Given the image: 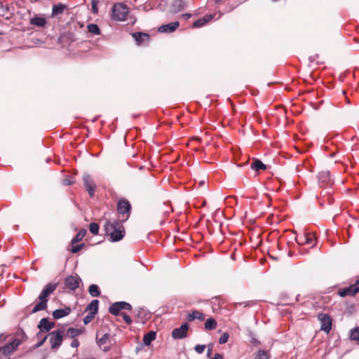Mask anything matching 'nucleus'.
I'll list each match as a JSON object with an SVG mask.
<instances>
[{
  "label": "nucleus",
  "mask_w": 359,
  "mask_h": 359,
  "mask_svg": "<svg viewBox=\"0 0 359 359\" xmlns=\"http://www.w3.org/2000/svg\"><path fill=\"white\" fill-rule=\"evenodd\" d=\"M250 167L252 170L258 172L261 170L266 169V165H264L260 160L256 159L250 165Z\"/></svg>",
  "instance_id": "nucleus-26"
},
{
  "label": "nucleus",
  "mask_w": 359,
  "mask_h": 359,
  "mask_svg": "<svg viewBox=\"0 0 359 359\" xmlns=\"http://www.w3.org/2000/svg\"><path fill=\"white\" fill-rule=\"evenodd\" d=\"M99 229V225L97 223L93 222L90 223L89 225V230L90 233H93V235L98 234Z\"/></svg>",
  "instance_id": "nucleus-35"
},
{
  "label": "nucleus",
  "mask_w": 359,
  "mask_h": 359,
  "mask_svg": "<svg viewBox=\"0 0 359 359\" xmlns=\"http://www.w3.org/2000/svg\"><path fill=\"white\" fill-rule=\"evenodd\" d=\"M2 336H0V339ZM20 341L18 339H14L12 341L8 343V344L2 346L0 348V352L2 353L4 355H8L9 354L12 353L20 345Z\"/></svg>",
  "instance_id": "nucleus-12"
},
{
  "label": "nucleus",
  "mask_w": 359,
  "mask_h": 359,
  "mask_svg": "<svg viewBox=\"0 0 359 359\" xmlns=\"http://www.w3.org/2000/svg\"><path fill=\"white\" fill-rule=\"evenodd\" d=\"M212 352V346H208V351H207V355L208 357H210Z\"/></svg>",
  "instance_id": "nucleus-44"
},
{
  "label": "nucleus",
  "mask_w": 359,
  "mask_h": 359,
  "mask_svg": "<svg viewBox=\"0 0 359 359\" xmlns=\"http://www.w3.org/2000/svg\"><path fill=\"white\" fill-rule=\"evenodd\" d=\"M124 222L120 220L106 219L104 225L106 235L109 236L111 242H118L125 236V229L123 225Z\"/></svg>",
  "instance_id": "nucleus-1"
},
{
  "label": "nucleus",
  "mask_w": 359,
  "mask_h": 359,
  "mask_svg": "<svg viewBox=\"0 0 359 359\" xmlns=\"http://www.w3.org/2000/svg\"><path fill=\"white\" fill-rule=\"evenodd\" d=\"M84 187L89 195L93 197L95 194V184L90 175H85L83 177Z\"/></svg>",
  "instance_id": "nucleus-14"
},
{
  "label": "nucleus",
  "mask_w": 359,
  "mask_h": 359,
  "mask_svg": "<svg viewBox=\"0 0 359 359\" xmlns=\"http://www.w3.org/2000/svg\"><path fill=\"white\" fill-rule=\"evenodd\" d=\"M130 210L131 205L128 200L122 198L118 201L117 212L122 217L120 221L125 222L129 218Z\"/></svg>",
  "instance_id": "nucleus-5"
},
{
  "label": "nucleus",
  "mask_w": 359,
  "mask_h": 359,
  "mask_svg": "<svg viewBox=\"0 0 359 359\" xmlns=\"http://www.w3.org/2000/svg\"><path fill=\"white\" fill-rule=\"evenodd\" d=\"M205 348V345H196L194 348L195 351L198 353H202L204 351Z\"/></svg>",
  "instance_id": "nucleus-40"
},
{
  "label": "nucleus",
  "mask_w": 359,
  "mask_h": 359,
  "mask_svg": "<svg viewBox=\"0 0 359 359\" xmlns=\"http://www.w3.org/2000/svg\"><path fill=\"white\" fill-rule=\"evenodd\" d=\"M129 13V8L123 3L115 4L111 8V19L116 21H125Z\"/></svg>",
  "instance_id": "nucleus-4"
},
{
  "label": "nucleus",
  "mask_w": 359,
  "mask_h": 359,
  "mask_svg": "<svg viewBox=\"0 0 359 359\" xmlns=\"http://www.w3.org/2000/svg\"><path fill=\"white\" fill-rule=\"evenodd\" d=\"M156 337V332L154 331H149L146 334H144L143 338L144 344L146 346H149L151 344V343L155 340Z\"/></svg>",
  "instance_id": "nucleus-22"
},
{
  "label": "nucleus",
  "mask_w": 359,
  "mask_h": 359,
  "mask_svg": "<svg viewBox=\"0 0 359 359\" xmlns=\"http://www.w3.org/2000/svg\"><path fill=\"white\" fill-rule=\"evenodd\" d=\"M318 318L321 324V330L328 333L332 329V319L330 316L324 313H320L318 316Z\"/></svg>",
  "instance_id": "nucleus-9"
},
{
  "label": "nucleus",
  "mask_w": 359,
  "mask_h": 359,
  "mask_svg": "<svg viewBox=\"0 0 359 359\" xmlns=\"http://www.w3.org/2000/svg\"><path fill=\"white\" fill-rule=\"evenodd\" d=\"M295 240L299 245L309 244L313 246L316 243L314 236L310 233H306L303 235L297 236Z\"/></svg>",
  "instance_id": "nucleus-11"
},
{
  "label": "nucleus",
  "mask_w": 359,
  "mask_h": 359,
  "mask_svg": "<svg viewBox=\"0 0 359 359\" xmlns=\"http://www.w3.org/2000/svg\"><path fill=\"white\" fill-rule=\"evenodd\" d=\"M88 31L90 32L93 34L95 35H100V29L97 25L96 24H88L87 26Z\"/></svg>",
  "instance_id": "nucleus-29"
},
{
  "label": "nucleus",
  "mask_w": 359,
  "mask_h": 359,
  "mask_svg": "<svg viewBox=\"0 0 359 359\" xmlns=\"http://www.w3.org/2000/svg\"><path fill=\"white\" fill-rule=\"evenodd\" d=\"M65 8V6L60 4L54 5L52 9V16L53 17L59 14H61L64 11Z\"/></svg>",
  "instance_id": "nucleus-27"
},
{
  "label": "nucleus",
  "mask_w": 359,
  "mask_h": 359,
  "mask_svg": "<svg viewBox=\"0 0 359 359\" xmlns=\"http://www.w3.org/2000/svg\"><path fill=\"white\" fill-rule=\"evenodd\" d=\"M88 292L93 297H98L100 294L98 286L95 284H92L90 285Z\"/></svg>",
  "instance_id": "nucleus-32"
},
{
  "label": "nucleus",
  "mask_w": 359,
  "mask_h": 359,
  "mask_svg": "<svg viewBox=\"0 0 359 359\" xmlns=\"http://www.w3.org/2000/svg\"><path fill=\"white\" fill-rule=\"evenodd\" d=\"M184 7V3L182 0H175L172 4V11L173 13H178L181 11Z\"/></svg>",
  "instance_id": "nucleus-24"
},
{
  "label": "nucleus",
  "mask_w": 359,
  "mask_h": 359,
  "mask_svg": "<svg viewBox=\"0 0 359 359\" xmlns=\"http://www.w3.org/2000/svg\"><path fill=\"white\" fill-rule=\"evenodd\" d=\"M204 184H205V182H204L203 181H201V182H199V185H200V186H203Z\"/></svg>",
  "instance_id": "nucleus-48"
},
{
  "label": "nucleus",
  "mask_w": 359,
  "mask_h": 359,
  "mask_svg": "<svg viewBox=\"0 0 359 359\" xmlns=\"http://www.w3.org/2000/svg\"><path fill=\"white\" fill-rule=\"evenodd\" d=\"M211 359H223V356L220 353H215Z\"/></svg>",
  "instance_id": "nucleus-45"
},
{
  "label": "nucleus",
  "mask_w": 359,
  "mask_h": 359,
  "mask_svg": "<svg viewBox=\"0 0 359 359\" xmlns=\"http://www.w3.org/2000/svg\"><path fill=\"white\" fill-rule=\"evenodd\" d=\"M66 334L68 337L74 339L76 337L81 334V330L79 329L71 327L67 329Z\"/></svg>",
  "instance_id": "nucleus-31"
},
{
  "label": "nucleus",
  "mask_w": 359,
  "mask_h": 359,
  "mask_svg": "<svg viewBox=\"0 0 359 359\" xmlns=\"http://www.w3.org/2000/svg\"><path fill=\"white\" fill-rule=\"evenodd\" d=\"M189 327V324L185 323L182 324L180 327L175 328L172 331V337L174 339H182L185 338L187 334Z\"/></svg>",
  "instance_id": "nucleus-10"
},
{
  "label": "nucleus",
  "mask_w": 359,
  "mask_h": 359,
  "mask_svg": "<svg viewBox=\"0 0 359 359\" xmlns=\"http://www.w3.org/2000/svg\"><path fill=\"white\" fill-rule=\"evenodd\" d=\"M71 313V309L69 307H65L64 309H56L53 312V317L57 320L68 316Z\"/></svg>",
  "instance_id": "nucleus-19"
},
{
  "label": "nucleus",
  "mask_w": 359,
  "mask_h": 359,
  "mask_svg": "<svg viewBox=\"0 0 359 359\" xmlns=\"http://www.w3.org/2000/svg\"><path fill=\"white\" fill-rule=\"evenodd\" d=\"M99 301L97 299L93 300L87 306L86 311L89 313L95 315L98 310Z\"/></svg>",
  "instance_id": "nucleus-25"
},
{
  "label": "nucleus",
  "mask_w": 359,
  "mask_h": 359,
  "mask_svg": "<svg viewBox=\"0 0 359 359\" xmlns=\"http://www.w3.org/2000/svg\"><path fill=\"white\" fill-rule=\"evenodd\" d=\"M179 27L177 21L163 25L158 28V32L161 33H171L177 29Z\"/></svg>",
  "instance_id": "nucleus-18"
},
{
  "label": "nucleus",
  "mask_w": 359,
  "mask_h": 359,
  "mask_svg": "<svg viewBox=\"0 0 359 359\" xmlns=\"http://www.w3.org/2000/svg\"><path fill=\"white\" fill-rule=\"evenodd\" d=\"M64 334L65 328L61 327L46 335V339H48L50 344V347L52 349L57 350L60 347L63 341Z\"/></svg>",
  "instance_id": "nucleus-3"
},
{
  "label": "nucleus",
  "mask_w": 359,
  "mask_h": 359,
  "mask_svg": "<svg viewBox=\"0 0 359 359\" xmlns=\"http://www.w3.org/2000/svg\"><path fill=\"white\" fill-rule=\"evenodd\" d=\"M187 319L189 321H193L194 320H203L205 319V316L199 311H194L187 316Z\"/></svg>",
  "instance_id": "nucleus-20"
},
{
  "label": "nucleus",
  "mask_w": 359,
  "mask_h": 359,
  "mask_svg": "<svg viewBox=\"0 0 359 359\" xmlns=\"http://www.w3.org/2000/svg\"><path fill=\"white\" fill-rule=\"evenodd\" d=\"M132 306L126 302H117L112 304L109 309V311L111 314L117 316L121 314L120 312L122 310H131Z\"/></svg>",
  "instance_id": "nucleus-7"
},
{
  "label": "nucleus",
  "mask_w": 359,
  "mask_h": 359,
  "mask_svg": "<svg viewBox=\"0 0 359 359\" xmlns=\"http://www.w3.org/2000/svg\"><path fill=\"white\" fill-rule=\"evenodd\" d=\"M92 10H93V13H97V11H98V8L97 7V4L95 1H93Z\"/></svg>",
  "instance_id": "nucleus-43"
},
{
  "label": "nucleus",
  "mask_w": 359,
  "mask_h": 359,
  "mask_svg": "<svg viewBox=\"0 0 359 359\" xmlns=\"http://www.w3.org/2000/svg\"><path fill=\"white\" fill-rule=\"evenodd\" d=\"M350 338L354 341L359 340V327H356L351 330Z\"/></svg>",
  "instance_id": "nucleus-34"
},
{
  "label": "nucleus",
  "mask_w": 359,
  "mask_h": 359,
  "mask_svg": "<svg viewBox=\"0 0 359 359\" xmlns=\"http://www.w3.org/2000/svg\"><path fill=\"white\" fill-rule=\"evenodd\" d=\"M55 325L54 322L49 321L47 318H42L38 325L39 332L37 334V337H42L43 332H48L53 329Z\"/></svg>",
  "instance_id": "nucleus-8"
},
{
  "label": "nucleus",
  "mask_w": 359,
  "mask_h": 359,
  "mask_svg": "<svg viewBox=\"0 0 359 359\" xmlns=\"http://www.w3.org/2000/svg\"><path fill=\"white\" fill-rule=\"evenodd\" d=\"M96 341L97 344L103 351L107 352L110 350L111 341L109 334L105 333L101 337H99V334L97 333Z\"/></svg>",
  "instance_id": "nucleus-6"
},
{
  "label": "nucleus",
  "mask_w": 359,
  "mask_h": 359,
  "mask_svg": "<svg viewBox=\"0 0 359 359\" xmlns=\"http://www.w3.org/2000/svg\"><path fill=\"white\" fill-rule=\"evenodd\" d=\"M57 288V284L50 283L43 289L40 293L38 299L39 302L37 303L33 308L32 313H35L38 311L45 310L47 308L49 295L53 293Z\"/></svg>",
  "instance_id": "nucleus-2"
},
{
  "label": "nucleus",
  "mask_w": 359,
  "mask_h": 359,
  "mask_svg": "<svg viewBox=\"0 0 359 359\" xmlns=\"http://www.w3.org/2000/svg\"><path fill=\"white\" fill-rule=\"evenodd\" d=\"M29 24L38 27H44L47 24V20L43 15H34L30 18Z\"/></svg>",
  "instance_id": "nucleus-15"
},
{
  "label": "nucleus",
  "mask_w": 359,
  "mask_h": 359,
  "mask_svg": "<svg viewBox=\"0 0 359 359\" xmlns=\"http://www.w3.org/2000/svg\"><path fill=\"white\" fill-rule=\"evenodd\" d=\"M133 36L138 44L142 43L145 40H149V36L147 34L142 32H135L133 34Z\"/></svg>",
  "instance_id": "nucleus-23"
},
{
  "label": "nucleus",
  "mask_w": 359,
  "mask_h": 359,
  "mask_svg": "<svg viewBox=\"0 0 359 359\" xmlns=\"http://www.w3.org/2000/svg\"><path fill=\"white\" fill-rule=\"evenodd\" d=\"M358 292L359 287L351 285L349 287L339 290L338 291V294L341 297H344L346 296H353Z\"/></svg>",
  "instance_id": "nucleus-17"
},
{
  "label": "nucleus",
  "mask_w": 359,
  "mask_h": 359,
  "mask_svg": "<svg viewBox=\"0 0 359 359\" xmlns=\"http://www.w3.org/2000/svg\"><path fill=\"white\" fill-rule=\"evenodd\" d=\"M251 342L254 344V345H257L259 344V341L256 339L255 338H252V340H251Z\"/></svg>",
  "instance_id": "nucleus-46"
},
{
  "label": "nucleus",
  "mask_w": 359,
  "mask_h": 359,
  "mask_svg": "<svg viewBox=\"0 0 359 359\" xmlns=\"http://www.w3.org/2000/svg\"><path fill=\"white\" fill-rule=\"evenodd\" d=\"M318 180L322 186L331 185L332 184V180L330 177V173L327 170H323L318 173Z\"/></svg>",
  "instance_id": "nucleus-16"
},
{
  "label": "nucleus",
  "mask_w": 359,
  "mask_h": 359,
  "mask_svg": "<svg viewBox=\"0 0 359 359\" xmlns=\"http://www.w3.org/2000/svg\"><path fill=\"white\" fill-rule=\"evenodd\" d=\"M121 315L123 316V318L126 324L130 325L132 323V320L128 315L125 313H121Z\"/></svg>",
  "instance_id": "nucleus-39"
},
{
  "label": "nucleus",
  "mask_w": 359,
  "mask_h": 359,
  "mask_svg": "<svg viewBox=\"0 0 359 359\" xmlns=\"http://www.w3.org/2000/svg\"><path fill=\"white\" fill-rule=\"evenodd\" d=\"M83 246L84 244L83 243L77 245H73L71 252L74 254L77 253L79 250H81L83 248Z\"/></svg>",
  "instance_id": "nucleus-38"
},
{
  "label": "nucleus",
  "mask_w": 359,
  "mask_h": 359,
  "mask_svg": "<svg viewBox=\"0 0 359 359\" xmlns=\"http://www.w3.org/2000/svg\"><path fill=\"white\" fill-rule=\"evenodd\" d=\"M182 17L184 18V19L187 20L191 18V14L186 13V14L182 15Z\"/></svg>",
  "instance_id": "nucleus-47"
},
{
  "label": "nucleus",
  "mask_w": 359,
  "mask_h": 359,
  "mask_svg": "<svg viewBox=\"0 0 359 359\" xmlns=\"http://www.w3.org/2000/svg\"><path fill=\"white\" fill-rule=\"evenodd\" d=\"M95 317V315L94 314H92L90 313H88V315H86L84 318H83V323L85 325H88L89 323H90L92 321V320Z\"/></svg>",
  "instance_id": "nucleus-37"
},
{
  "label": "nucleus",
  "mask_w": 359,
  "mask_h": 359,
  "mask_svg": "<svg viewBox=\"0 0 359 359\" xmlns=\"http://www.w3.org/2000/svg\"><path fill=\"white\" fill-rule=\"evenodd\" d=\"M213 16L212 15H205V17L196 20L193 25L194 27H201L210 22Z\"/></svg>",
  "instance_id": "nucleus-21"
},
{
  "label": "nucleus",
  "mask_w": 359,
  "mask_h": 359,
  "mask_svg": "<svg viewBox=\"0 0 359 359\" xmlns=\"http://www.w3.org/2000/svg\"><path fill=\"white\" fill-rule=\"evenodd\" d=\"M271 355L269 351L264 350H259L257 351L256 359H270Z\"/></svg>",
  "instance_id": "nucleus-33"
},
{
  "label": "nucleus",
  "mask_w": 359,
  "mask_h": 359,
  "mask_svg": "<svg viewBox=\"0 0 359 359\" xmlns=\"http://www.w3.org/2000/svg\"><path fill=\"white\" fill-rule=\"evenodd\" d=\"M81 278L78 276H69L65 280V285L71 290H75L79 286Z\"/></svg>",
  "instance_id": "nucleus-13"
},
{
  "label": "nucleus",
  "mask_w": 359,
  "mask_h": 359,
  "mask_svg": "<svg viewBox=\"0 0 359 359\" xmlns=\"http://www.w3.org/2000/svg\"><path fill=\"white\" fill-rule=\"evenodd\" d=\"M79 344H80V343H79V340L76 339H74L71 343V346L72 348H77L79 346Z\"/></svg>",
  "instance_id": "nucleus-41"
},
{
  "label": "nucleus",
  "mask_w": 359,
  "mask_h": 359,
  "mask_svg": "<svg viewBox=\"0 0 359 359\" xmlns=\"http://www.w3.org/2000/svg\"><path fill=\"white\" fill-rule=\"evenodd\" d=\"M217 327V322L215 319L210 318H208L205 323V328L208 330H212L215 329Z\"/></svg>",
  "instance_id": "nucleus-30"
},
{
  "label": "nucleus",
  "mask_w": 359,
  "mask_h": 359,
  "mask_svg": "<svg viewBox=\"0 0 359 359\" xmlns=\"http://www.w3.org/2000/svg\"><path fill=\"white\" fill-rule=\"evenodd\" d=\"M87 233V231L84 229H81L77 234L75 236V237L72 239V244L75 243H78L81 241L83 237L86 236Z\"/></svg>",
  "instance_id": "nucleus-28"
},
{
  "label": "nucleus",
  "mask_w": 359,
  "mask_h": 359,
  "mask_svg": "<svg viewBox=\"0 0 359 359\" xmlns=\"http://www.w3.org/2000/svg\"><path fill=\"white\" fill-rule=\"evenodd\" d=\"M41 338H42V339L36 344V347L38 348V347L41 346L43 344V343L45 342V341L47 339L46 335L44 337L42 336Z\"/></svg>",
  "instance_id": "nucleus-42"
},
{
  "label": "nucleus",
  "mask_w": 359,
  "mask_h": 359,
  "mask_svg": "<svg viewBox=\"0 0 359 359\" xmlns=\"http://www.w3.org/2000/svg\"><path fill=\"white\" fill-rule=\"evenodd\" d=\"M229 335L227 332H224L219 339V343L220 344H224L226 343L229 340Z\"/></svg>",
  "instance_id": "nucleus-36"
}]
</instances>
